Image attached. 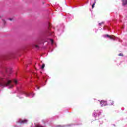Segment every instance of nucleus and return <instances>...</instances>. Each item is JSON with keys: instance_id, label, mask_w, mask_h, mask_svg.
Returning <instances> with one entry per match:
<instances>
[{"instance_id": "obj_1", "label": "nucleus", "mask_w": 127, "mask_h": 127, "mask_svg": "<svg viewBox=\"0 0 127 127\" xmlns=\"http://www.w3.org/2000/svg\"><path fill=\"white\" fill-rule=\"evenodd\" d=\"M0 87H6V86L10 89L13 87V84L11 82V80L8 77L0 78Z\"/></svg>"}, {"instance_id": "obj_2", "label": "nucleus", "mask_w": 127, "mask_h": 127, "mask_svg": "<svg viewBox=\"0 0 127 127\" xmlns=\"http://www.w3.org/2000/svg\"><path fill=\"white\" fill-rule=\"evenodd\" d=\"M21 95H25V96H26V97H31L32 98H33V97H34V93H27V92H25V91H22V92L21 93Z\"/></svg>"}, {"instance_id": "obj_3", "label": "nucleus", "mask_w": 127, "mask_h": 127, "mask_svg": "<svg viewBox=\"0 0 127 127\" xmlns=\"http://www.w3.org/2000/svg\"><path fill=\"white\" fill-rule=\"evenodd\" d=\"M100 105H101V107H105V106H107V101L102 100L100 102Z\"/></svg>"}, {"instance_id": "obj_4", "label": "nucleus", "mask_w": 127, "mask_h": 127, "mask_svg": "<svg viewBox=\"0 0 127 127\" xmlns=\"http://www.w3.org/2000/svg\"><path fill=\"white\" fill-rule=\"evenodd\" d=\"M103 37L105 38L109 37V38H110V39H113V40H115V36H110L109 35H104Z\"/></svg>"}, {"instance_id": "obj_5", "label": "nucleus", "mask_w": 127, "mask_h": 127, "mask_svg": "<svg viewBox=\"0 0 127 127\" xmlns=\"http://www.w3.org/2000/svg\"><path fill=\"white\" fill-rule=\"evenodd\" d=\"M18 123H19L20 124H26V123H27V120H19V121H18Z\"/></svg>"}, {"instance_id": "obj_6", "label": "nucleus", "mask_w": 127, "mask_h": 127, "mask_svg": "<svg viewBox=\"0 0 127 127\" xmlns=\"http://www.w3.org/2000/svg\"><path fill=\"white\" fill-rule=\"evenodd\" d=\"M123 5H127V0H122Z\"/></svg>"}, {"instance_id": "obj_7", "label": "nucleus", "mask_w": 127, "mask_h": 127, "mask_svg": "<svg viewBox=\"0 0 127 127\" xmlns=\"http://www.w3.org/2000/svg\"><path fill=\"white\" fill-rule=\"evenodd\" d=\"M95 4H96V0H95L94 3L92 4V8H94Z\"/></svg>"}, {"instance_id": "obj_8", "label": "nucleus", "mask_w": 127, "mask_h": 127, "mask_svg": "<svg viewBox=\"0 0 127 127\" xmlns=\"http://www.w3.org/2000/svg\"><path fill=\"white\" fill-rule=\"evenodd\" d=\"M13 82H14V84H15V85H16V84H17V80H16V79H14Z\"/></svg>"}, {"instance_id": "obj_9", "label": "nucleus", "mask_w": 127, "mask_h": 127, "mask_svg": "<svg viewBox=\"0 0 127 127\" xmlns=\"http://www.w3.org/2000/svg\"><path fill=\"white\" fill-rule=\"evenodd\" d=\"M44 67H45V64H43L42 65L41 69H44Z\"/></svg>"}, {"instance_id": "obj_10", "label": "nucleus", "mask_w": 127, "mask_h": 127, "mask_svg": "<svg viewBox=\"0 0 127 127\" xmlns=\"http://www.w3.org/2000/svg\"><path fill=\"white\" fill-rule=\"evenodd\" d=\"M35 90H39V87H38L37 85L36 86V87L35 88Z\"/></svg>"}, {"instance_id": "obj_11", "label": "nucleus", "mask_w": 127, "mask_h": 127, "mask_svg": "<svg viewBox=\"0 0 127 127\" xmlns=\"http://www.w3.org/2000/svg\"><path fill=\"white\" fill-rule=\"evenodd\" d=\"M93 115L94 116V117H97V113L96 112H94L93 113Z\"/></svg>"}, {"instance_id": "obj_12", "label": "nucleus", "mask_w": 127, "mask_h": 127, "mask_svg": "<svg viewBox=\"0 0 127 127\" xmlns=\"http://www.w3.org/2000/svg\"><path fill=\"white\" fill-rule=\"evenodd\" d=\"M50 41L51 43H52V45H53V40L50 39Z\"/></svg>"}, {"instance_id": "obj_13", "label": "nucleus", "mask_w": 127, "mask_h": 127, "mask_svg": "<svg viewBox=\"0 0 127 127\" xmlns=\"http://www.w3.org/2000/svg\"><path fill=\"white\" fill-rule=\"evenodd\" d=\"M119 56H124V55L123 54H119Z\"/></svg>"}, {"instance_id": "obj_14", "label": "nucleus", "mask_w": 127, "mask_h": 127, "mask_svg": "<svg viewBox=\"0 0 127 127\" xmlns=\"http://www.w3.org/2000/svg\"><path fill=\"white\" fill-rule=\"evenodd\" d=\"M104 22H102L101 23H100L99 24V25H101V24H104Z\"/></svg>"}, {"instance_id": "obj_15", "label": "nucleus", "mask_w": 127, "mask_h": 127, "mask_svg": "<svg viewBox=\"0 0 127 127\" xmlns=\"http://www.w3.org/2000/svg\"><path fill=\"white\" fill-rule=\"evenodd\" d=\"M110 105H111V106L113 105H114V102H112V103L110 102Z\"/></svg>"}, {"instance_id": "obj_16", "label": "nucleus", "mask_w": 127, "mask_h": 127, "mask_svg": "<svg viewBox=\"0 0 127 127\" xmlns=\"http://www.w3.org/2000/svg\"><path fill=\"white\" fill-rule=\"evenodd\" d=\"M35 47L36 48H38V45H35Z\"/></svg>"}, {"instance_id": "obj_17", "label": "nucleus", "mask_w": 127, "mask_h": 127, "mask_svg": "<svg viewBox=\"0 0 127 127\" xmlns=\"http://www.w3.org/2000/svg\"><path fill=\"white\" fill-rule=\"evenodd\" d=\"M36 127H42V126H37Z\"/></svg>"}, {"instance_id": "obj_18", "label": "nucleus", "mask_w": 127, "mask_h": 127, "mask_svg": "<svg viewBox=\"0 0 127 127\" xmlns=\"http://www.w3.org/2000/svg\"><path fill=\"white\" fill-rule=\"evenodd\" d=\"M9 20H12V19H9Z\"/></svg>"}]
</instances>
